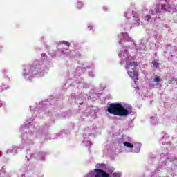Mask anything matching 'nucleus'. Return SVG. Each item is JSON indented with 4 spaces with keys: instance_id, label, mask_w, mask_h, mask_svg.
I'll use <instances>...</instances> for the list:
<instances>
[{
    "instance_id": "39448f33",
    "label": "nucleus",
    "mask_w": 177,
    "mask_h": 177,
    "mask_svg": "<svg viewBox=\"0 0 177 177\" xmlns=\"http://www.w3.org/2000/svg\"><path fill=\"white\" fill-rule=\"evenodd\" d=\"M39 67H40L39 64H38L36 66L33 65L29 66L30 73H34L35 70H37V71H39Z\"/></svg>"
},
{
    "instance_id": "f8f14e48",
    "label": "nucleus",
    "mask_w": 177,
    "mask_h": 177,
    "mask_svg": "<svg viewBox=\"0 0 177 177\" xmlns=\"http://www.w3.org/2000/svg\"><path fill=\"white\" fill-rule=\"evenodd\" d=\"M64 44H65V45L68 46V48L70 46V44H68V42L67 41H64Z\"/></svg>"
},
{
    "instance_id": "6e6552de",
    "label": "nucleus",
    "mask_w": 177,
    "mask_h": 177,
    "mask_svg": "<svg viewBox=\"0 0 177 177\" xmlns=\"http://www.w3.org/2000/svg\"><path fill=\"white\" fill-rule=\"evenodd\" d=\"M152 64L156 67V68H158L160 67V65L158 64V62L156 60L152 61Z\"/></svg>"
},
{
    "instance_id": "dca6fc26",
    "label": "nucleus",
    "mask_w": 177,
    "mask_h": 177,
    "mask_svg": "<svg viewBox=\"0 0 177 177\" xmlns=\"http://www.w3.org/2000/svg\"><path fill=\"white\" fill-rule=\"evenodd\" d=\"M158 13H160V12H158Z\"/></svg>"
},
{
    "instance_id": "20e7f679",
    "label": "nucleus",
    "mask_w": 177,
    "mask_h": 177,
    "mask_svg": "<svg viewBox=\"0 0 177 177\" xmlns=\"http://www.w3.org/2000/svg\"><path fill=\"white\" fill-rule=\"evenodd\" d=\"M128 74L129 77L133 80V81H136V80H138V71H135L134 69L133 71L128 70Z\"/></svg>"
},
{
    "instance_id": "9d476101",
    "label": "nucleus",
    "mask_w": 177,
    "mask_h": 177,
    "mask_svg": "<svg viewBox=\"0 0 177 177\" xmlns=\"http://www.w3.org/2000/svg\"><path fill=\"white\" fill-rule=\"evenodd\" d=\"M161 81V79H160V77L156 76L155 79L153 80L154 82H160Z\"/></svg>"
},
{
    "instance_id": "2eb2a0df",
    "label": "nucleus",
    "mask_w": 177,
    "mask_h": 177,
    "mask_svg": "<svg viewBox=\"0 0 177 177\" xmlns=\"http://www.w3.org/2000/svg\"><path fill=\"white\" fill-rule=\"evenodd\" d=\"M91 30H92L91 26H88V31H91Z\"/></svg>"
},
{
    "instance_id": "1a4fd4ad",
    "label": "nucleus",
    "mask_w": 177,
    "mask_h": 177,
    "mask_svg": "<svg viewBox=\"0 0 177 177\" xmlns=\"http://www.w3.org/2000/svg\"><path fill=\"white\" fill-rule=\"evenodd\" d=\"M161 9L164 12H167V10H168V6H167L166 4H164L162 6Z\"/></svg>"
},
{
    "instance_id": "ddd939ff",
    "label": "nucleus",
    "mask_w": 177,
    "mask_h": 177,
    "mask_svg": "<svg viewBox=\"0 0 177 177\" xmlns=\"http://www.w3.org/2000/svg\"><path fill=\"white\" fill-rule=\"evenodd\" d=\"M134 84L138 86V85H139V82H138V80H134Z\"/></svg>"
},
{
    "instance_id": "423d86ee",
    "label": "nucleus",
    "mask_w": 177,
    "mask_h": 177,
    "mask_svg": "<svg viewBox=\"0 0 177 177\" xmlns=\"http://www.w3.org/2000/svg\"><path fill=\"white\" fill-rule=\"evenodd\" d=\"M124 146H126L127 147H129V149H133V144L128 142L127 141L123 142Z\"/></svg>"
},
{
    "instance_id": "0eeeda50",
    "label": "nucleus",
    "mask_w": 177,
    "mask_h": 177,
    "mask_svg": "<svg viewBox=\"0 0 177 177\" xmlns=\"http://www.w3.org/2000/svg\"><path fill=\"white\" fill-rule=\"evenodd\" d=\"M76 6L77 9H81L84 6V4L82 3V1H78L76 4Z\"/></svg>"
},
{
    "instance_id": "f03ea898",
    "label": "nucleus",
    "mask_w": 177,
    "mask_h": 177,
    "mask_svg": "<svg viewBox=\"0 0 177 177\" xmlns=\"http://www.w3.org/2000/svg\"><path fill=\"white\" fill-rule=\"evenodd\" d=\"M95 177H110V174L102 169H95Z\"/></svg>"
},
{
    "instance_id": "7ed1b4c3",
    "label": "nucleus",
    "mask_w": 177,
    "mask_h": 177,
    "mask_svg": "<svg viewBox=\"0 0 177 177\" xmlns=\"http://www.w3.org/2000/svg\"><path fill=\"white\" fill-rule=\"evenodd\" d=\"M137 66H138V62L133 61V62H130L129 64H127L126 68L127 70H129L130 68H131V70H135Z\"/></svg>"
},
{
    "instance_id": "9b49d317",
    "label": "nucleus",
    "mask_w": 177,
    "mask_h": 177,
    "mask_svg": "<svg viewBox=\"0 0 177 177\" xmlns=\"http://www.w3.org/2000/svg\"><path fill=\"white\" fill-rule=\"evenodd\" d=\"M146 18L147 19V21H150V19H151V17L150 16V15H147L146 16Z\"/></svg>"
},
{
    "instance_id": "f257e3e1",
    "label": "nucleus",
    "mask_w": 177,
    "mask_h": 177,
    "mask_svg": "<svg viewBox=\"0 0 177 177\" xmlns=\"http://www.w3.org/2000/svg\"><path fill=\"white\" fill-rule=\"evenodd\" d=\"M107 111L109 114H113V115L127 117V115H129L132 113V106L128 104L122 105L119 102L111 103L108 106Z\"/></svg>"
},
{
    "instance_id": "4468645a",
    "label": "nucleus",
    "mask_w": 177,
    "mask_h": 177,
    "mask_svg": "<svg viewBox=\"0 0 177 177\" xmlns=\"http://www.w3.org/2000/svg\"><path fill=\"white\" fill-rule=\"evenodd\" d=\"M172 81H176V78H174V77L171 78L170 80V82H172Z\"/></svg>"
}]
</instances>
